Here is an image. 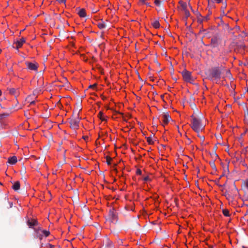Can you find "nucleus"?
Segmentation results:
<instances>
[{
  "label": "nucleus",
  "instance_id": "obj_1",
  "mask_svg": "<svg viewBox=\"0 0 248 248\" xmlns=\"http://www.w3.org/2000/svg\"><path fill=\"white\" fill-rule=\"evenodd\" d=\"M191 127L194 131L199 133L204 129L205 125L200 119L193 117L191 120Z\"/></svg>",
  "mask_w": 248,
  "mask_h": 248
},
{
  "label": "nucleus",
  "instance_id": "obj_2",
  "mask_svg": "<svg viewBox=\"0 0 248 248\" xmlns=\"http://www.w3.org/2000/svg\"><path fill=\"white\" fill-rule=\"evenodd\" d=\"M221 71L218 68H213L210 72V77L214 80L218 81L220 78Z\"/></svg>",
  "mask_w": 248,
  "mask_h": 248
},
{
  "label": "nucleus",
  "instance_id": "obj_3",
  "mask_svg": "<svg viewBox=\"0 0 248 248\" xmlns=\"http://www.w3.org/2000/svg\"><path fill=\"white\" fill-rule=\"evenodd\" d=\"M184 80L187 82L192 83L194 81V78L191 76V73L186 70L182 72Z\"/></svg>",
  "mask_w": 248,
  "mask_h": 248
},
{
  "label": "nucleus",
  "instance_id": "obj_4",
  "mask_svg": "<svg viewBox=\"0 0 248 248\" xmlns=\"http://www.w3.org/2000/svg\"><path fill=\"white\" fill-rule=\"evenodd\" d=\"M160 119L162 124L164 126L165 125L168 124L171 119V118L168 114H163L160 116Z\"/></svg>",
  "mask_w": 248,
  "mask_h": 248
},
{
  "label": "nucleus",
  "instance_id": "obj_5",
  "mask_svg": "<svg viewBox=\"0 0 248 248\" xmlns=\"http://www.w3.org/2000/svg\"><path fill=\"white\" fill-rule=\"evenodd\" d=\"M224 0H207L208 6L210 8H215L216 7L215 3L219 4L223 2Z\"/></svg>",
  "mask_w": 248,
  "mask_h": 248
},
{
  "label": "nucleus",
  "instance_id": "obj_6",
  "mask_svg": "<svg viewBox=\"0 0 248 248\" xmlns=\"http://www.w3.org/2000/svg\"><path fill=\"white\" fill-rule=\"evenodd\" d=\"M79 121L78 119H71L70 122V126L74 129H78L79 126Z\"/></svg>",
  "mask_w": 248,
  "mask_h": 248
},
{
  "label": "nucleus",
  "instance_id": "obj_7",
  "mask_svg": "<svg viewBox=\"0 0 248 248\" xmlns=\"http://www.w3.org/2000/svg\"><path fill=\"white\" fill-rule=\"evenodd\" d=\"M25 43V40L24 38H21L19 40L16 41L15 43L16 47L17 49H18L20 47H21L24 44V43Z\"/></svg>",
  "mask_w": 248,
  "mask_h": 248
},
{
  "label": "nucleus",
  "instance_id": "obj_8",
  "mask_svg": "<svg viewBox=\"0 0 248 248\" xmlns=\"http://www.w3.org/2000/svg\"><path fill=\"white\" fill-rule=\"evenodd\" d=\"M26 65L28 68L31 70L36 71L37 70L38 66L37 64L36 63L31 62H27Z\"/></svg>",
  "mask_w": 248,
  "mask_h": 248
},
{
  "label": "nucleus",
  "instance_id": "obj_9",
  "mask_svg": "<svg viewBox=\"0 0 248 248\" xmlns=\"http://www.w3.org/2000/svg\"><path fill=\"white\" fill-rule=\"evenodd\" d=\"M37 221L34 219H31V220H29L28 221L27 224L30 227H33V226L36 225Z\"/></svg>",
  "mask_w": 248,
  "mask_h": 248
},
{
  "label": "nucleus",
  "instance_id": "obj_10",
  "mask_svg": "<svg viewBox=\"0 0 248 248\" xmlns=\"http://www.w3.org/2000/svg\"><path fill=\"white\" fill-rule=\"evenodd\" d=\"M78 15L80 17H85L86 16V13L84 9H80L78 12Z\"/></svg>",
  "mask_w": 248,
  "mask_h": 248
},
{
  "label": "nucleus",
  "instance_id": "obj_11",
  "mask_svg": "<svg viewBox=\"0 0 248 248\" xmlns=\"http://www.w3.org/2000/svg\"><path fill=\"white\" fill-rule=\"evenodd\" d=\"M8 162L9 164H16L17 162L16 157L15 156H13L12 157L9 158Z\"/></svg>",
  "mask_w": 248,
  "mask_h": 248
},
{
  "label": "nucleus",
  "instance_id": "obj_12",
  "mask_svg": "<svg viewBox=\"0 0 248 248\" xmlns=\"http://www.w3.org/2000/svg\"><path fill=\"white\" fill-rule=\"evenodd\" d=\"M20 183L18 181L16 182L13 185L12 188L15 190H17L20 188Z\"/></svg>",
  "mask_w": 248,
  "mask_h": 248
},
{
  "label": "nucleus",
  "instance_id": "obj_13",
  "mask_svg": "<svg viewBox=\"0 0 248 248\" xmlns=\"http://www.w3.org/2000/svg\"><path fill=\"white\" fill-rule=\"evenodd\" d=\"M36 233V237L39 238L40 240L43 238V233L41 232V229H37L35 230Z\"/></svg>",
  "mask_w": 248,
  "mask_h": 248
},
{
  "label": "nucleus",
  "instance_id": "obj_14",
  "mask_svg": "<svg viewBox=\"0 0 248 248\" xmlns=\"http://www.w3.org/2000/svg\"><path fill=\"white\" fill-rule=\"evenodd\" d=\"M152 25L155 29H158L160 27V23L158 21L155 20L152 23Z\"/></svg>",
  "mask_w": 248,
  "mask_h": 248
},
{
  "label": "nucleus",
  "instance_id": "obj_15",
  "mask_svg": "<svg viewBox=\"0 0 248 248\" xmlns=\"http://www.w3.org/2000/svg\"><path fill=\"white\" fill-rule=\"evenodd\" d=\"M180 5L184 11L187 10V4L186 2L180 1Z\"/></svg>",
  "mask_w": 248,
  "mask_h": 248
},
{
  "label": "nucleus",
  "instance_id": "obj_16",
  "mask_svg": "<svg viewBox=\"0 0 248 248\" xmlns=\"http://www.w3.org/2000/svg\"><path fill=\"white\" fill-rule=\"evenodd\" d=\"M41 232L43 233V237L44 236L45 237H47L50 234V232L48 231L44 230L41 229Z\"/></svg>",
  "mask_w": 248,
  "mask_h": 248
},
{
  "label": "nucleus",
  "instance_id": "obj_17",
  "mask_svg": "<svg viewBox=\"0 0 248 248\" xmlns=\"http://www.w3.org/2000/svg\"><path fill=\"white\" fill-rule=\"evenodd\" d=\"M106 248H113L112 242L109 240H108L106 243Z\"/></svg>",
  "mask_w": 248,
  "mask_h": 248
},
{
  "label": "nucleus",
  "instance_id": "obj_18",
  "mask_svg": "<svg viewBox=\"0 0 248 248\" xmlns=\"http://www.w3.org/2000/svg\"><path fill=\"white\" fill-rule=\"evenodd\" d=\"M97 26L100 29H103L105 28L106 26L104 22L102 21L98 22L97 24Z\"/></svg>",
  "mask_w": 248,
  "mask_h": 248
},
{
  "label": "nucleus",
  "instance_id": "obj_19",
  "mask_svg": "<svg viewBox=\"0 0 248 248\" xmlns=\"http://www.w3.org/2000/svg\"><path fill=\"white\" fill-rule=\"evenodd\" d=\"M223 214L226 217L230 216V212L228 209H223L222 211Z\"/></svg>",
  "mask_w": 248,
  "mask_h": 248
},
{
  "label": "nucleus",
  "instance_id": "obj_20",
  "mask_svg": "<svg viewBox=\"0 0 248 248\" xmlns=\"http://www.w3.org/2000/svg\"><path fill=\"white\" fill-rule=\"evenodd\" d=\"M147 141L149 144L152 145L154 144V141L151 137H147Z\"/></svg>",
  "mask_w": 248,
  "mask_h": 248
},
{
  "label": "nucleus",
  "instance_id": "obj_21",
  "mask_svg": "<svg viewBox=\"0 0 248 248\" xmlns=\"http://www.w3.org/2000/svg\"><path fill=\"white\" fill-rule=\"evenodd\" d=\"M197 21L200 24H201L203 22V19L201 14H199V17H198Z\"/></svg>",
  "mask_w": 248,
  "mask_h": 248
},
{
  "label": "nucleus",
  "instance_id": "obj_22",
  "mask_svg": "<svg viewBox=\"0 0 248 248\" xmlns=\"http://www.w3.org/2000/svg\"><path fill=\"white\" fill-rule=\"evenodd\" d=\"M98 115L99 116L100 119L102 121H104L106 119L105 118V116H104L103 113L102 112H100L98 114Z\"/></svg>",
  "mask_w": 248,
  "mask_h": 248
},
{
  "label": "nucleus",
  "instance_id": "obj_23",
  "mask_svg": "<svg viewBox=\"0 0 248 248\" xmlns=\"http://www.w3.org/2000/svg\"><path fill=\"white\" fill-rule=\"evenodd\" d=\"M184 13H185V16L186 18H187L188 17L190 16V14L188 10H185L184 11Z\"/></svg>",
  "mask_w": 248,
  "mask_h": 248
},
{
  "label": "nucleus",
  "instance_id": "obj_24",
  "mask_svg": "<svg viewBox=\"0 0 248 248\" xmlns=\"http://www.w3.org/2000/svg\"><path fill=\"white\" fill-rule=\"evenodd\" d=\"M244 186L248 190V179L245 180V181L244 182Z\"/></svg>",
  "mask_w": 248,
  "mask_h": 248
},
{
  "label": "nucleus",
  "instance_id": "obj_25",
  "mask_svg": "<svg viewBox=\"0 0 248 248\" xmlns=\"http://www.w3.org/2000/svg\"><path fill=\"white\" fill-rule=\"evenodd\" d=\"M155 4L157 6H159L161 4V1L160 0H155Z\"/></svg>",
  "mask_w": 248,
  "mask_h": 248
},
{
  "label": "nucleus",
  "instance_id": "obj_26",
  "mask_svg": "<svg viewBox=\"0 0 248 248\" xmlns=\"http://www.w3.org/2000/svg\"><path fill=\"white\" fill-rule=\"evenodd\" d=\"M148 0H139V3L140 5H143Z\"/></svg>",
  "mask_w": 248,
  "mask_h": 248
},
{
  "label": "nucleus",
  "instance_id": "obj_27",
  "mask_svg": "<svg viewBox=\"0 0 248 248\" xmlns=\"http://www.w3.org/2000/svg\"><path fill=\"white\" fill-rule=\"evenodd\" d=\"M111 158H110V157L107 156V162L108 164H111Z\"/></svg>",
  "mask_w": 248,
  "mask_h": 248
},
{
  "label": "nucleus",
  "instance_id": "obj_28",
  "mask_svg": "<svg viewBox=\"0 0 248 248\" xmlns=\"http://www.w3.org/2000/svg\"><path fill=\"white\" fill-rule=\"evenodd\" d=\"M142 171L140 169H138L136 171V174L137 175H141Z\"/></svg>",
  "mask_w": 248,
  "mask_h": 248
},
{
  "label": "nucleus",
  "instance_id": "obj_29",
  "mask_svg": "<svg viewBox=\"0 0 248 248\" xmlns=\"http://www.w3.org/2000/svg\"><path fill=\"white\" fill-rule=\"evenodd\" d=\"M143 180L145 181V182H147V181H150V178L149 176H145L143 178Z\"/></svg>",
  "mask_w": 248,
  "mask_h": 248
},
{
  "label": "nucleus",
  "instance_id": "obj_30",
  "mask_svg": "<svg viewBox=\"0 0 248 248\" xmlns=\"http://www.w3.org/2000/svg\"><path fill=\"white\" fill-rule=\"evenodd\" d=\"M202 18L203 19V21L204 20L207 21L209 19V16H207L202 17Z\"/></svg>",
  "mask_w": 248,
  "mask_h": 248
},
{
  "label": "nucleus",
  "instance_id": "obj_31",
  "mask_svg": "<svg viewBox=\"0 0 248 248\" xmlns=\"http://www.w3.org/2000/svg\"><path fill=\"white\" fill-rule=\"evenodd\" d=\"M57 1L60 3H65V1H66V0H57Z\"/></svg>",
  "mask_w": 248,
  "mask_h": 248
},
{
  "label": "nucleus",
  "instance_id": "obj_32",
  "mask_svg": "<svg viewBox=\"0 0 248 248\" xmlns=\"http://www.w3.org/2000/svg\"><path fill=\"white\" fill-rule=\"evenodd\" d=\"M144 4L146 5L147 6L151 7L150 3L148 2L147 1Z\"/></svg>",
  "mask_w": 248,
  "mask_h": 248
},
{
  "label": "nucleus",
  "instance_id": "obj_33",
  "mask_svg": "<svg viewBox=\"0 0 248 248\" xmlns=\"http://www.w3.org/2000/svg\"><path fill=\"white\" fill-rule=\"evenodd\" d=\"M96 84H93V85H90L89 87L91 88L94 89V88H95L96 87Z\"/></svg>",
  "mask_w": 248,
  "mask_h": 248
},
{
  "label": "nucleus",
  "instance_id": "obj_34",
  "mask_svg": "<svg viewBox=\"0 0 248 248\" xmlns=\"http://www.w3.org/2000/svg\"><path fill=\"white\" fill-rule=\"evenodd\" d=\"M15 92V89L14 88L11 89L10 90V92L12 93H13Z\"/></svg>",
  "mask_w": 248,
  "mask_h": 248
},
{
  "label": "nucleus",
  "instance_id": "obj_35",
  "mask_svg": "<svg viewBox=\"0 0 248 248\" xmlns=\"http://www.w3.org/2000/svg\"><path fill=\"white\" fill-rule=\"evenodd\" d=\"M47 247H48V248H54V246L51 244H48V245L47 246Z\"/></svg>",
  "mask_w": 248,
  "mask_h": 248
},
{
  "label": "nucleus",
  "instance_id": "obj_36",
  "mask_svg": "<svg viewBox=\"0 0 248 248\" xmlns=\"http://www.w3.org/2000/svg\"><path fill=\"white\" fill-rule=\"evenodd\" d=\"M198 136L201 138V140H204V137L203 136H200L199 135H198Z\"/></svg>",
  "mask_w": 248,
  "mask_h": 248
},
{
  "label": "nucleus",
  "instance_id": "obj_37",
  "mask_svg": "<svg viewBox=\"0 0 248 248\" xmlns=\"http://www.w3.org/2000/svg\"><path fill=\"white\" fill-rule=\"evenodd\" d=\"M83 138L85 140H86L88 137L87 136H83Z\"/></svg>",
  "mask_w": 248,
  "mask_h": 248
},
{
  "label": "nucleus",
  "instance_id": "obj_38",
  "mask_svg": "<svg viewBox=\"0 0 248 248\" xmlns=\"http://www.w3.org/2000/svg\"><path fill=\"white\" fill-rule=\"evenodd\" d=\"M188 6H189V8L191 9V10L193 11V9H192V6L190 4V3H188Z\"/></svg>",
  "mask_w": 248,
  "mask_h": 248
},
{
  "label": "nucleus",
  "instance_id": "obj_39",
  "mask_svg": "<svg viewBox=\"0 0 248 248\" xmlns=\"http://www.w3.org/2000/svg\"><path fill=\"white\" fill-rule=\"evenodd\" d=\"M9 204H10V207H12L13 206V203L12 202H10Z\"/></svg>",
  "mask_w": 248,
  "mask_h": 248
},
{
  "label": "nucleus",
  "instance_id": "obj_40",
  "mask_svg": "<svg viewBox=\"0 0 248 248\" xmlns=\"http://www.w3.org/2000/svg\"><path fill=\"white\" fill-rule=\"evenodd\" d=\"M245 118L248 120V115L247 116H245Z\"/></svg>",
  "mask_w": 248,
  "mask_h": 248
},
{
  "label": "nucleus",
  "instance_id": "obj_41",
  "mask_svg": "<svg viewBox=\"0 0 248 248\" xmlns=\"http://www.w3.org/2000/svg\"><path fill=\"white\" fill-rule=\"evenodd\" d=\"M1 93H2V92H1V90H0V96L1 95Z\"/></svg>",
  "mask_w": 248,
  "mask_h": 248
},
{
  "label": "nucleus",
  "instance_id": "obj_42",
  "mask_svg": "<svg viewBox=\"0 0 248 248\" xmlns=\"http://www.w3.org/2000/svg\"><path fill=\"white\" fill-rule=\"evenodd\" d=\"M33 103H34L33 101L31 102V104H33Z\"/></svg>",
  "mask_w": 248,
  "mask_h": 248
}]
</instances>
